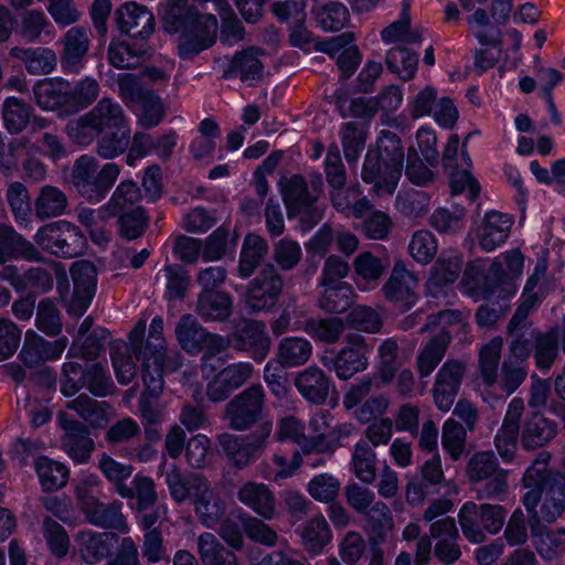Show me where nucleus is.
<instances>
[{"instance_id":"obj_35","label":"nucleus","mask_w":565,"mask_h":565,"mask_svg":"<svg viewBox=\"0 0 565 565\" xmlns=\"http://www.w3.org/2000/svg\"><path fill=\"white\" fill-rule=\"evenodd\" d=\"M97 130L103 132L129 125L128 118L120 104L111 98H102L89 111Z\"/></svg>"},{"instance_id":"obj_11","label":"nucleus","mask_w":565,"mask_h":565,"mask_svg":"<svg viewBox=\"0 0 565 565\" xmlns=\"http://www.w3.org/2000/svg\"><path fill=\"white\" fill-rule=\"evenodd\" d=\"M264 403L262 385H252L225 405L224 417L231 424H256L262 419Z\"/></svg>"},{"instance_id":"obj_12","label":"nucleus","mask_w":565,"mask_h":565,"mask_svg":"<svg viewBox=\"0 0 565 565\" xmlns=\"http://www.w3.org/2000/svg\"><path fill=\"white\" fill-rule=\"evenodd\" d=\"M70 271L74 282V291L68 302V312L74 316H82L95 295L96 267L92 262L84 259L73 263Z\"/></svg>"},{"instance_id":"obj_39","label":"nucleus","mask_w":565,"mask_h":565,"mask_svg":"<svg viewBox=\"0 0 565 565\" xmlns=\"http://www.w3.org/2000/svg\"><path fill=\"white\" fill-rule=\"evenodd\" d=\"M508 332L511 337L510 353L504 360L523 364L531 355L532 340L535 338L533 332L529 331L526 319L518 321L513 315L508 324Z\"/></svg>"},{"instance_id":"obj_63","label":"nucleus","mask_w":565,"mask_h":565,"mask_svg":"<svg viewBox=\"0 0 565 565\" xmlns=\"http://www.w3.org/2000/svg\"><path fill=\"white\" fill-rule=\"evenodd\" d=\"M36 328L49 337H55L62 331V317L56 305L49 298L42 299L36 307Z\"/></svg>"},{"instance_id":"obj_2","label":"nucleus","mask_w":565,"mask_h":565,"mask_svg":"<svg viewBox=\"0 0 565 565\" xmlns=\"http://www.w3.org/2000/svg\"><path fill=\"white\" fill-rule=\"evenodd\" d=\"M141 375L145 386L154 394L163 390V374L174 372L181 366L178 351H168L163 338V319L156 316L150 323L146 342H142Z\"/></svg>"},{"instance_id":"obj_27","label":"nucleus","mask_w":565,"mask_h":565,"mask_svg":"<svg viewBox=\"0 0 565 565\" xmlns=\"http://www.w3.org/2000/svg\"><path fill=\"white\" fill-rule=\"evenodd\" d=\"M238 500L265 520H271L276 512V500L264 483L246 482L237 492Z\"/></svg>"},{"instance_id":"obj_45","label":"nucleus","mask_w":565,"mask_h":565,"mask_svg":"<svg viewBox=\"0 0 565 565\" xmlns=\"http://www.w3.org/2000/svg\"><path fill=\"white\" fill-rule=\"evenodd\" d=\"M205 482L206 479L201 475L183 476L178 469H171L166 475V483L177 503H182L186 499L192 501Z\"/></svg>"},{"instance_id":"obj_41","label":"nucleus","mask_w":565,"mask_h":565,"mask_svg":"<svg viewBox=\"0 0 565 565\" xmlns=\"http://www.w3.org/2000/svg\"><path fill=\"white\" fill-rule=\"evenodd\" d=\"M34 468L43 491H56L67 484L70 469L64 463L41 456L36 458Z\"/></svg>"},{"instance_id":"obj_10","label":"nucleus","mask_w":565,"mask_h":565,"mask_svg":"<svg viewBox=\"0 0 565 565\" xmlns=\"http://www.w3.org/2000/svg\"><path fill=\"white\" fill-rule=\"evenodd\" d=\"M467 372V364L460 360H447L438 370L433 387L434 401L437 407L447 412L452 406L459 393Z\"/></svg>"},{"instance_id":"obj_26","label":"nucleus","mask_w":565,"mask_h":565,"mask_svg":"<svg viewBox=\"0 0 565 565\" xmlns=\"http://www.w3.org/2000/svg\"><path fill=\"white\" fill-rule=\"evenodd\" d=\"M195 311L206 322H223L233 313V299L225 291H201L198 295Z\"/></svg>"},{"instance_id":"obj_60","label":"nucleus","mask_w":565,"mask_h":565,"mask_svg":"<svg viewBox=\"0 0 565 565\" xmlns=\"http://www.w3.org/2000/svg\"><path fill=\"white\" fill-rule=\"evenodd\" d=\"M437 249V239L428 230L416 231L408 244L409 255L422 265L429 264L436 256Z\"/></svg>"},{"instance_id":"obj_31","label":"nucleus","mask_w":565,"mask_h":565,"mask_svg":"<svg viewBox=\"0 0 565 565\" xmlns=\"http://www.w3.org/2000/svg\"><path fill=\"white\" fill-rule=\"evenodd\" d=\"M312 344L301 337H286L278 343L275 362L291 369L306 364L312 355Z\"/></svg>"},{"instance_id":"obj_16","label":"nucleus","mask_w":565,"mask_h":565,"mask_svg":"<svg viewBox=\"0 0 565 565\" xmlns=\"http://www.w3.org/2000/svg\"><path fill=\"white\" fill-rule=\"evenodd\" d=\"M269 436L266 426L253 435L222 434L218 438L222 450L228 456L238 468L246 467L256 451L262 448L265 439Z\"/></svg>"},{"instance_id":"obj_38","label":"nucleus","mask_w":565,"mask_h":565,"mask_svg":"<svg viewBox=\"0 0 565 565\" xmlns=\"http://www.w3.org/2000/svg\"><path fill=\"white\" fill-rule=\"evenodd\" d=\"M66 408L74 411L79 418L90 424L113 422L116 419L115 409L107 402H98L86 394L66 403Z\"/></svg>"},{"instance_id":"obj_54","label":"nucleus","mask_w":565,"mask_h":565,"mask_svg":"<svg viewBox=\"0 0 565 565\" xmlns=\"http://www.w3.org/2000/svg\"><path fill=\"white\" fill-rule=\"evenodd\" d=\"M324 291L318 300L321 310L329 313H342L352 303L353 289L347 282L322 285Z\"/></svg>"},{"instance_id":"obj_13","label":"nucleus","mask_w":565,"mask_h":565,"mask_svg":"<svg viewBox=\"0 0 565 565\" xmlns=\"http://www.w3.org/2000/svg\"><path fill=\"white\" fill-rule=\"evenodd\" d=\"M67 343L65 337L49 341L30 330L25 332L19 359L25 366L35 367L46 361L60 359Z\"/></svg>"},{"instance_id":"obj_58","label":"nucleus","mask_w":565,"mask_h":565,"mask_svg":"<svg viewBox=\"0 0 565 565\" xmlns=\"http://www.w3.org/2000/svg\"><path fill=\"white\" fill-rule=\"evenodd\" d=\"M140 199L141 191L137 183L130 180H124L115 189L105 210L108 211L110 215H117L124 213L126 209L131 207L139 202Z\"/></svg>"},{"instance_id":"obj_55","label":"nucleus","mask_w":565,"mask_h":565,"mask_svg":"<svg viewBox=\"0 0 565 565\" xmlns=\"http://www.w3.org/2000/svg\"><path fill=\"white\" fill-rule=\"evenodd\" d=\"M317 24L324 31L335 32L343 29L349 20L350 13L348 8L335 1H331L320 8L313 10Z\"/></svg>"},{"instance_id":"obj_33","label":"nucleus","mask_w":565,"mask_h":565,"mask_svg":"<svg viewBox=\"0 0 565 565\" xmlns=\"http://www.w3.org/2000/svg\"><path fill=\"white\" fill-rule=\"evenodd\" d=\"M449 331H439L418 352L416 367L420 377L429 376L441 362L450 343Z\"/></svg>"},{"instance_id":"obj_21","label":"nucleus","mask_w":565,"mask_h":565,"mask_svg":"<svg viewBox=\"0 0 565 565\" xmlns=\"http://www.w3.org/2000/svg\"><path fill=\"white\" fill-rule=\"evenodd\" d=\"M512 225L513 220L508 214L498 211L487 212L476 232L480 248L489 253L504 244Z\"/></svg>"},{"instance_id":"obj_59","label":"nucleus","mask_w":565,"mask_h":565,"mask_svg":"<svg viewBox=\"0 0 565 565\" xmlns=\"http://www.w3.org/2000/svg\"><path fill=\"white\" fill-rule=\"evenodd\" d=\"M386 65L404 81L411 79L418 65V55L406 47H392L386 54Z\"/></svg>"},{"instance_id":"obj_32","label":"nucleus","mask_w":565,"mask_h":565,"mask_svg":"<svg viewBox=\"0 0 565 565\" xmlns=\"http://www.w3.org/2000/svg\"><path fill=\"white\" fill-rule=\"evenodd\" d=\"M547 265L545 262L536 264L523 289V301L514 312V320L527 319L530 311L546 295Z\"/></svg>"},{"instance_id":"obj_6","label":"nucleus","mask_w":565,"mask_h":565,"mask_svg":"<svg viewBox=\"0 0 565 565\" xmlns=\"http://www.w3.org/2000/svg\"><path fill=\"white\" fill-rule=\"evenodd\" d=\"M371 350L372 345L362 334L349 332L345 334V345L332 359L324 358L323 364L333 370L339 379L349 380L367 369Z\"/></svg>"},{"instance_id":"obj_25","label":"nucleus","mask_w":565,"mask_h":565,"mask_svg":"<svg viewBox=\"0 0 565 565\" xmlns=\"http://www.w3.org/2000/svg\"><path fill=\"white\" fill-rule=\"evenodd\" d=\"M12 258H23L30 262L42 260L38 248L11 226L0 225V264Z\"/></svg>"},{"instance_id":"obj_4","label":"nucleus","mask_w":565,"mask_h":565,"mask_svg":"<svg viewBox=\"0 0 565 565\" xmlns=\"http://www.w3.org/2000/svg\"><path fill=\"white\" fill-rule=\"evenodd\" d=\"M322 186L321 175L316 174L311 179V189L301 174H292L281 181V194L289 217L299 216L300 221L312 227L322 217L316 206L318 194Z\"/></svg>"},{"instance_id":"obj_62","label":"nucleus","mask_w":565,"mask_h":565,"mask_svg":"<svg viewBox=\"0 0 565 565\" xmlns=\"http://www.w3.org/2000/svg\"><path fill=\"white\" fill-rule=\"evenodd\" d=\"M353 269L356 275V284H376L383 276L386 266L383 262L370 252L359 254L353 262Z\"/></svg>"},{"instance_id":"obj_49","label":"nucleus","mask_w":565,"mask_h":565,"mask_svg":"<svg viewBox=\"0 0 565 565\" xmlns=\"http://www.w3.org/2000/svg\"><path fill=\"white\" fill-rule=\"evenodd\" d=\"M98 468L104 477L111 483L115 484L117 493L121 498H134L132 488L124 484L134 472L131 465L119 462L110 456L103 454L98 461Z\"/></svg>"},{"instance_id":"obj_51","label":"nucleus","mask_w":565,"mask_h":565,"mask_svg":"<svg viewBox=\"0 0 565 565\" xmlns=\"http://www.w3.org/2000/svg\"><path fill=\"white\" fill-rule=\"evenodd\" d=\"M96 153L105 160H111L125 153L130 143L129 125L99 135Z\"/></svg>"},{"instance_id":"obj_56","label":"nucleus","mask_w":565,"mask_h":565,"mask_svg":"<svg viewBox=\"0 0 565 565\" xmlns=\"http://www.w3.org/2000/svg\"><path fill=\"white\" fill-rule=\"evenodd\" d=\"M340 136L347 161L355 163L365 146V127L354 121L345 122L341 127Z\"/></svg>"},{"instance_id":"obj_1","label":"nucleus","mask_w":565,"mask_h":565,"mask_svg":"<svg viewBox=\"0 0 565 565\" xmlns=\"http://www.w3.org/2000/svg\"><path fill=\"white\" fill-rule=\"evenodd\" d=\"M163 28L168 33H179L178 55L190 60L211 47L216 40L217 20L203 14L188 0H167L161 7Z\"/></svg>"},{"instance_id":"obj_44","label":"nucleus","mask_w":565,"mask_h":565,"mask_svg":"<svg viewBox=\"0 0 565 565\" xmlns=\"http://www.w3.org/2000/svg\"><path fill=\"white\" fill-rule=\"evenodd\" d=\"M302 330L315 341L335 344L345 330V322L338 317L309 318L305 321Z\"/></svg>"},{"instance_id":"obj_7","label":"nucleus","mask_w":565,"mask_h":565,"mask_svg":"<svg viewBox=\"0 0 565 565\" xmlns=\"http://www.w3.org/2000/svg\"><path fill=\"white\" fill-rule=\"evenodd\" d=\"M284 281L273 264H266L247 287L245 303L250 312L271 310L278 302Z\"/></svg>"},{"instance_id":"obj_9","label":"nucleus","mask_w":565,"mask_h":565,"mask_svg":"<svg viewBox=\"0 0 565 565\" xmlns=\"http://www.w3.org/2000/svg\"><path fill=\"white\" fill-rule=\"evenodd\" d=\"M417 288L416 275L406 268L404 260L396 259L388 279L382 286V294L387 301L406 311L417 302Z\"/></svg>"},{"instance_id":"obj_14","label":"nucleus","mask_w":565,"mask_h":565,"mask_svg":"<svg viewBox=\"0 0 565 565\" xmlns=\"http://www.w3.org/2000/svg\"><path fill=\"white\" fill-rule=\"evenodd\" d=\"M253 374V366L246 362L233 363L221 370L206 385V396L214 403L225 401L243 386Z\"/></svg>"},{"instance_id":"obj_18","label":"nucleus","mask_w":565,"mask_h":565,"mask_svg":"<svg viewBox=\"0 0 565 565\" xmlns=\"http://www.w3.org/2000/svg\"><path fill=\"white\" fill-rule=\"evenodd\" d=\"M74 542L79 558L88 565H95L110 555L118 536L108 532L82 530L74 536Z\"/></svg>"},{"instance_id":"obj_24","label":"nucleus","mask_w":565,"mask_h":565,"mask_svg":"<svg viewBox=\"0 0 565 565\" xmlns=\"http://www.w3.org/2000/svg\"><path fill=\"white\" fill-rule=\"evenodd\" d=\"M430 535L437 539L435 545L436 557L445 563L451 564L459 559L461 551L458 544V530L452 518L437 520L430 524Z\"/></svg>"},{"instance_id":"obj_64","label":"nucleus","mask_w":565,"mask_h":565,"mask_svg":"<svg viewBox=\"0 0 565 565\" xmlns=\"http://www.w3.org/2000/svg\"><path fill=\"white\" fill-rule=\"evenodd\" d=\"M65 134L74 143L84 147L92 145L100 135L88 113L68 120Z\"/></svg>"},{"instance_id":"obj_17","label":"nucleus","mask_w":565,"mask_h":565,"mask_svg":"<svg viewBox=\"0 0 565 565\" xmlns=\"http://www.w3.org/2000/svg\"><path fill=\"white\" fill-rule=\"evenodd\" d=\"M119 30L134 39H148L154 31V17L145 6L126 2L116 10Z\"/></svg>"},{"instance_id":"obj_42","label":"nucleus","mask_w":565,"mask_h":565,"mask_svg":"<svg viewBox=\"0 0 565 565\" xmlns=\"http://www.w3.org/2000/svg\"><path fill=\"white\" fill-rule=\"evenodd\" d=\"M174 333L180 347L188 353L195 354L202 351V343L206 337V329L190 315H182L175 324Z\"/></svg>"},{"instance_id":"obj_40","label":"nucleus","mask_w":565,"mask_h":565,"mask_svg":"<svg viewBox=\"0 0 565 565\" xmlns=\"http://www.w3.org/2000/svg\"><path fill=\"white\" fill-rule=\"evenodd\" d=\"M36 145L26 137L14 138L0 149V171L10 177L20 170L26 156L36 152Z\"/></svg>"},{"instance_id":"obj_29","label":"nucleus","mask_w":565,"mask_h":565,"mask_svg":"<svg viewBox=\"0 0 565 565\" xmlns=\"http://www.w3.org/2000/svg\"><path fill=\"white\" fill-rule=\"evenodd\" d=\"M122 503L114 501L103 503L96 500L87 509L83 510L86 521L102 529H113L121 533H127L129 527L121 512Z\"/></svg>"},{"instance_id":"obj_52","label":"nucleus","mask_w":565,"mask_h":565,"mask_svg":"<svg viewBox=\"0 0 565 565\" xmlns=\"http://www.w3.org/2000/svg\"><path fill=\"white\" fill-rule=\"evenodd\" d=\"M33 108L17 97H8L2 104V119L10 134H20L28 126Z\"/></svg>"},{"instance_id":"obj_43","label":"nucleus","mask_w":565,"mask_h":565,"mask_svg":"<svg viewBox=\"0 0 565 565\" xmlns=\"http://www.w3.org/2000/svg\"><path fill=\"white\" fill-rule=\"evenodd\" d=\"M198 554L203 565H237L236 555L210 532L199 535Z\"/></svg>"},{"instance_id":"obj_34","label":"nucleus","mask_w":565,"mask_h":565,"mask_svg":"<svg viewBox=\"0 0 565 565\" xmlns=\"http://www.w3.org/2000/svg\"><path fill=\"white\" fill-rule=\"evenodd\" d=\"M62 448L75 463H85L89 459L95 443L86 426H64Z\"/></svg>"},{"instance_id":"obj_19","label":"nucleus","mask_w":565,"mask_h":565,"mask_svg":"<svg viewBox=\"0 0 565 565\" xmlns=\"http://www.w3.org/2000/svg\"><path fill=\"white\" fill-rule=\"evenodd\" d=\"M402 172L390 163L381 160V154L376 151H367L363 169L362 179L364 182L373 184L377 194H393L397 188Z\"/></svg>"},{"instance_id":"obj_47","label":"nucleus","mask_w":565,"mask_h":565,"mask_svg":"<svg viewBox=\"0 0 565 565\" xmlns=\"http://www.w3.org/2000/svg\"><path fill=\"white\" fill-rule=\"evenodd\" d=\"M565 510V476H558L548 482L544 490V499L540 514L535 518L545 522L555 521Z\"/></svg>"},{"instance_id":"obj_36","label":"nucleus","mask_w":565,"mask_h":565,"mask_svg":"<svg viewBox=\"0 0 565 565\" xmlns=\"http://www.w3.org/2000/svg\"><path fill=\"white\" fill-rule=\"evenodd\" d=\"M268 253V244L260 235L249 233L245 236L237 266L241 278L250 277Z\"/></svg>"},{"instance_id":"obj_61","label":"nucleus","mask_w":565,"mask_h":565,"mask_svg":"<svg viewBox=\"0 0 565 565\" xmlns=\"http://www.w3.org/2000/svg\"><path fill=\"white\" fill-rule=\"evenodd\" d=\"M237 520L241 522L247 537L252 541L266 546H274L277 543V533L259 519L237 509Z\"/></svg>"},{"instance_id":"obj_5","label":"nucleus","mask_w":565,"mask_h":565,"mask_svg":"<svg viewBox=\"0 0 565 565\" xmlns=\"http://www.w3.org/2000/svg\"><path fill=\"white\" fill-rule=\"evenodd\" d=\"M34 242L43 250L63 258L77 257L86 247L84 234L67 221H56L40 227Z\"/></svg>"},{"instance_id":"obj_22","label":"nucleus","mask_w":565,"mask_h":565,"mask_svg":"<svg viewBox=\"0 0 565 565\" xmlns=\"http://www.w3.org/2000/svg\"><path fill=\"white\" fill-rule=\"evenodd\" d=\"M294 383L300 395L316 405L323 404L333 390L332 380L315 365L299 372Z\"/></svg>"},{"instance_id":"obj_23","label":"nucleus","mask_w":565,"mask_h":565,"mask_svg":"<svg viewBox=\"0 0 565 565\" xmlns=\"http://www.w3.org/2000/svg\"><path fill=\"white\" fill-rule=\"evenodd\" d=\"M36 104L44 110L57 111L60 116L76 113L70 97V84L63 81L38 84L34 89Z\"/></svg>"},{"instance_id":"obj_53","label":"nucleus","mask_w":565,"mask_h":565,"mask_svg":"<svg viewBox=\"0 0 565 565\" xmlns=\"http://www.w3.org/2000/svg\"><path fill=\"white\" fill-rule=\"evenodd\" d=\"M502 339L493 338L479 351L478 369L483 383L493 386L498 381V366L501 359Z\"/></svg>"},{"instance_id":"obj_28","label":"nucleus","mask_w":565,"mask_h":565,"mask_svg":"<svg viewBox=\"0 0 565 565\" xmlns=\"http://www.w3.org/2000/svg\"><path fill=\"white\" fill-rule=\"evenodd\" d=\"M192 504L201 523L209 529H215L226 512L224 501L210 488L207 481L193 498Z\"/></svg>"},{"instance_id":"obj_48","label":"nucleus","mask_w":565,"mask_h":565,"mask_svg":"<svg viewBox=\"0 0 565 565\" xmlns=\"http://www.w3.org/2000/svg\"><path fill=\"white\" fill-rule=\"evenodd\" d=\"M258 53L259 51L255 47L236 53L230 67L224 72V76H239L243 82L260 78L263 65L258 58Z\"/></svg>"},{"instance_id":"obj_57","label":"nucleus","mask_w":565,"mask_h":565,"mask_svg":"<svg viewBox=\"0 0 565 565\" xmlns=\"http://www.w3.org/2000/svg\"><path fill=\"white\" fill-rule=\"evenodd\" d=\"M379 376L383 384L391 383L395 371L402 364L399 345L394 338L385 339L377 349Z\"/></svg>"},{"instance_id":"obj_37","label":"nucleus","mask_w":565,"mask_h":565,"mask_svg":"<svg viewBox=\"0 0 565 565\" xmlns=\"http://www.w3.org/2000/svg\"><path fill=\"white\" fill-rule=\"evenodd\" d=\"M301 544L311 555H318L331 542L332 533L323 515L318 514L309 519L298 530Z\"/></svg>"},{"instance_id":"obj_15","label":"nucleus","mask_w":565,"mask_h":565,"mask_svg":"<svg viewBox=\"0 0 565 565\" xmlns=\"http://www.w3.org/2000/svg\"><path fill=\"white\" fill-rule=\"evenodd\" d=\"M231 347L242 352H248L254 361L262 362L270 348V339L266 334L265 324L255 320L245 321L231 334Z\"/></svg>"},{"instance_id":"obj_50","label":"nucleus","mask_w":565,"mask_h":565,"mask_svg":"<svg viewBox=\"0 0 565 565\" xmlns=\"http://www.w3.org/2000/svg\"><path fill=\"white\" fill-rule=\"evenodd\" d=\"M108 62L116 68H137L148 55L147 47L136 46L126 42L110 43L108 47Z\"/></svg>"},{"instance_id":"obj_8","label":"nucleus","mask_w":565,"mask_h":565,"mask_svg":"<svg viewBox=\"0 0 565 565\" xmlns=\"http://www.w3.org/2000/svg\"><path fill=\"white\" fill-rule=\"evenodd\" d=\"M146 332V320H139L128 335V343L118 342L111 347V362L118 382L122 385L130 383L136 374L137 366L134 360L142 361V338Z\"/></svg>"},{"instance_id":"obj_30","label":"nucleus","mask_w":565,"mask_h":565,"mask_svg":"<svg viewBox=\"0 0 565 565\" xmlns=\"http://www.w3.org/2000/svg\"><path fill=\"white\" fill-rule=\"evenodd\" d=\"M278 438L296 443L305 454L323 452L330 448V440L318 430V426H280Z\"/></svg>"},{"instance_id":"obj_3","label":"nucleus","mask_w":565,"mask_h":565,"mask_svg":"<svg viewBox=\"0 0 565 565\" xmlns=\"http://www.w3.org/2000/svg\"><path fill=\"white\" fill-rule=\"evenodd\" d=\"M120 174V167L115 162L103 166L89 154L78 157L72 167L70 181L78 195L90 203L102 202Z\"/></svg>"},{"instance_id":"obj_20","label":"nucleus","mask_w":565,"mask_h":565,"mask_svg":"<svg viewBox=\"0 0 565 565\" xmlns=\"http://www.w3.org/2000/svg\"><path fill=\"white\" fill-rule=\"evenodd\" d=\"M61 65L67 73H78L89 50L90 39L88 29L76 25L68 29L61 38Z\"/></svg>"},{"instance_id":"obj_46","label":"nucleus","mask_w":565,"mask_h":565,"mask_svg":"<svg viewBox=\"0 0 565 565\" xmlns=\"http://www.w3.org/2000/svg\"><path fill=\"white\" fill-rule=\"evenodd\" d=\"M68 205L66 194L56 186L44 185L34 201L35 216L43 221L61 216Z\"/></svg>"}]
</instances>
